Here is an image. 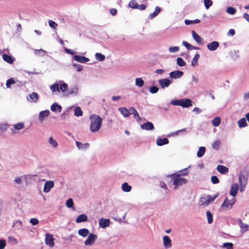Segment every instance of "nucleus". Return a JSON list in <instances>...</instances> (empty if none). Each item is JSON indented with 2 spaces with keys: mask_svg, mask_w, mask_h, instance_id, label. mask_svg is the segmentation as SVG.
<instances>
[{
  "mask_svg": "<svg viewBox=\"0 0 249 249\" xmlns=\"http://www.w3.org/2000/svg\"><path fill=\"white\" fill-rule=\"evenodd\" d=\"M48 22L50 27L54 30L56 29L58 25L56 22L51 20H49Z\"/></svg>",
  "mask_w": 249,
  "mask_h": 249,
  "instance_id": "57",
  "label": "nucleus"
},
{
  "mask_svg": "<svg viewBox=\"0 0 249 249\" xmlns=\"http://www.w3.org/2000/svg\"><path fill=\"white\" fill-rule=\"evenodd\" d=\"M211 181L213 184H217L219 182L218 178L215 176L211 177Z\"/></svg>",
  "mask_w": 249,
  "mask_h": 249,
  "instance_id": "59",
  "label": "nucleus"
},
{
  "mask_svg": "<svg viewBox=\"0 0 249 249\" xmlns=\"http://www.w3.org/2000/svg\"><path fill=\"white\" fill-rule=\"evenodd\" d=\"M193 39L199 44H203V39L195 31H192Z\"/></svg>",
  "mask_w": 249,
  "mask_h": 249,
  "instance_id": "21",
  "label": "nucleus"
},
{
  "mask_svg": "<svg viewBox=\"0 0 249 249\" xmlns=\"http://www.w3.org/2000/svg\"><path fill=\"white\" fill-rule=\"evenodd\" d=\"M220 144V142L219 141H215L212 143V147L215 150H218L219 148Z\"/></svg>",
  "mask_w": 249,
  "mask_h": 249,
  "instance_id": "50",
  "label": "nucleus"
},
{
  "mask_svg": "<svg viewBox=\"0 0 249 249\" xmlns=\"http://www.w3.org/2000/svg\"><path fill=\"white\" fill-rule=\"evenodd\" d=\"M51 109L53 112H60L62 110V107L59 105L57 103H53L51 107Z\"/></svg>",
  "mask_w": 249,
  "mask_h": 249,
  "instance_id": "28",
  "label": "nucleus"
},
{
  "mask_svg": "<svg viewBox=\"0 0 249 249\" xmlns=\"http://www.w3.org/2000/svg\"><path fill=\"white\" fill-rule=\"evenodd\" d=\"M220 118L217 117L213 120L212 123L214 126H218L220 124Z\"/></svg>",
  "mask_w": 249,
  "mask_h": 249,
  "instance_id": "46",
  "label": "nucleus"
},
{
  "mask_svg": "<svg viewBox=\"0 0 249 249\" xmlns=\"http://www.w3.org/2000/svg\"><path fill=\"white\" fill-rule=\"evenodd\" d=\"M236 202V199L235 197H233L232 199L229 200L228 198H226L224 200L223 203L221 205L220 209H226L229 210L231 209L233 205Z\"/></svg>",
  "mask_w": 249,
  "mask_h": 249,
  "instance_id": "5",
  "label": "nucleus"
},
{
  "mask_svg": "<svg viewBox=\"0 0 249 249\" xmlns=\"http://www.w3.org/2000/svg\"><path fill=\"white\" fill-rule=\"evenodd\" d=\"M54 240L53 235L47 233L45 235V244L49 246L50 247H53L54 246Z\"/></svg>",
  "mask_w": 249,
  "mask_h": 249,
  "instance_id": "7",
  "label": "nucleus"
},
{
  "mask_svg": "<svg viewBox=\"0 0 249 249\" xmlns=\"http://www.w3.org/2000/svg\"><path fill=\"white\" fill-rule=\"evenodd\" d=\"M239 185L237 183H234L231 185L230 195L234 197L237 195V191L239 190Z\"/></svg>",
  "mask_w": 249,
  "mask_h": 249,
  "instance_id": "12",
  "label": "nucleus"
},
{
  "mask_svg": "<svg viewBox=\"0 0 249 249\" xmlns=\"http://www.w3.org/2000/svg\"><path fill=\"white\" fill-rule=\"evenodd\" d=\"M163 244L165 249H169L172 247V241L167 235L163 237Z\"/></svg>",
  "mask_w": 249,
  "mask_h": 249,
  "instance_id": "15",
  "label": "nucleus"
},
{
  "mask_svg": "<svg viewBox=\"0 0 249 249\" xmlns=\"http://www.w3.org/2000/svg\"><path fill=\"white\" fill-rule=\"evenodd\" d=\"M72 66L77 68V71H81L82 70L83 67L82 65L80 64H77L74 63L72 64Z\"/></svg>",
  "mask_w": 249,
  "mask_h": 249,
  "instance_id": "63",
  "label": "nucleus"
},
{
  "mask_svg": "<svg viewBox=\"0 0 249 249\" xmlns=\"http://www.w3.org/2000/svg\"><path fill=\"white\" fill-rule=\"evenodd\" d=\"M52 92H61L65 97L76 96L78 95L79 89L77 86L74 85L68 88V84L63 81L59 80L50 87Z\"/></svg>",
  "mask_w": 249,
  "mask_h": 249,
  "instance_id": "1",
  "label": "nucleus"
},
{
  "mask_svg": "<svg viewBox=\"0 0 249 249\" xmlns=\"http://www.w3.org/2000/svg\"><path fill=\"white\" fill-rule=\"evenodd\" d=\"M170 176L175 190L177 189L181 186L185 184L187 182L186 179L180 177L178 174H173L171 175Z\"/></svg>",
  "mask_w": 249,
  "mask_h": 249,
  "instance_id": "3",
  "label": "nucleus"
},
{
  "mask_svg": "<svg viewBox=\"0 0 249 249\" xmlns=\"http://www.w3.org/2000/svg\"><path fill=\"white\" fill-rule=\"evenodd\" d=\"M88 221V216L85 214H80L76 219L75 222L77 223L86 222Z\"/></svg>",
  "mask_w": 249,
  "mask_h": 249,
  "instance_id": "25",
  "label": "nucleus"
},
{
  "mask_svg": "<svg viewBox=\"0 0 249 249\" xmlns=\"http://www.w3.org/2000/svg\"><path fill=\"white\" fill-rule=\"evenodd\" d=\"M2 58L5 62L9 64H12L13 62V57L6 54H3L2 55Z\"/></svg>",
  "mask_w": 249,
  "mask_h": 249,
  "instance_id": "35",
  "label": "nucleus"
},
{
  "mask_svg": "<svg viewBox=\"0 0 249 249\" xmlns=\"http://www.w3.org/2000/svg\"><path fill=\"white\" fill-rule=\"evenodd\" d=\"M97 238V236L92 233H89L88 235V238L84 241V245L86 246L89 247L92 246L96 240Z\"/></svg>",
  "mask_w": 249,
  "mask_h": 249,
  "instance_id": "6",
  "label": "nucleus"
},
{
  "mask_svg": "<svg viewBox=\"0 0 249 249\" xmlns=\"http://www.w3.org/2000/svg\"><path fill=\"white\" fill-rule=\"evenodd\" d=\"M38 220L37 218H32L30 219V222L33 225H36L38 223Z\"/></svg>",
  "mask_w": 249,
  "mask_h": 249,
  "instance_id": "62",
  "label": "nucleus"
},
{
  "mask_svg": "<svg viewBox=\"0 0 249 249\" xmlns=\"http://www.w3.org/2000/svg\"><path fill=\"white\" fill-rule=\"evenodd\" d=\"M199 57H200V55L198 53H196L195 54L194 57L193 58V59H192V63H191L192 66H195L196 65L198 59L199 58Z\"/></svg>",
  "mask_w": 249,
  "mask_h": 249,
  "instance_id": "47",
  "label": "nucleus"
},
{
  "mask_svg": "<svg viewBox=\"0 0 249 249\" xmlns=\"http://www.w3.org/2000/svg\"><path fill=\"white\" fill-rule=\"evenodd\" d=\"M75 144L78 149L80 150H86L89 146V143H82L78 141H76Z\"/></svg>",
  "mask_w": 249,
  "mask_h": 249,
  "instance_id": "19",
  "label": "nucleus"
},
{
  "mask_svg": "<svg viewBox=\"0 0 249 249\" xmlns=\"http://www.w3.org/2000/svg\"><path fill=\"white\" fill-rule=\"evenodd\" d=\"M118 110L120 112L122 115L125 118L128 117L130 114L129 109L128 110L124 107H119L118 108Z\"/></svg>",
  "mask_w": 249,
  "mask_h": 249,
  "instance_id": "24",
  "label": "nucleus"
},
{
  "mask_svg": "<svg viewBox=\"0 0 249 249\" xmlns=\"http://www.w3.org/2000/svg\"><path fill=\"white\" fill-rule=\"evenodd\" d=\"M144 84V82L142 78H137L135 79V85L138 88H142Z\"/></svg>",
  "mask_w": 249,
  "mask_h": 249,
  "instance_id": "36",
  "label": "nucleus"
},
{
  "mask_svg": "<svg viewBox=\"0 0 249 249\" xmlns=\"http://www.w3.org/2000/svg\"><path fill=\"white\" fill-rule=\"evenodd\" d=\"M168 143H169V140L166 138H164L163 139L158 138L156 141V144L159 146H161Z\"/></svg>",
  "mask_w": 249,
  "mask_h": 249,
  "instance_id": "22",
  "label": "nucleus"
},
{
  "mask_svg": "<svg viewBox=\"0 0 249 249\" xmlns=\"http://www.w3.org/2000/svg\"><path fill=\"white\" fill-rule=\"evenodd\" d=\"M22 223L19 220H15L13 224V227L15 228L16 230H18L22 228Z\"/></svg>",
  "mask_w": 249,
  "mask_h": 249,
  "instance_id": "32",
  "label": "nucleus"
},
{
  "mask_svg": "<svg viewBox=\"0 0 249 249\" xmlns=\"http://www.w3.org/2000/svg\"><path fill=\"white\" fill-rule=\"evenodd\" d=\"M8 128V125L6 124L0 123V131H4Z\"/></svg>",
  "mask_w": 249,
  "mask_h": 249,
  "instance_id": "61",
  "label": "nucleus"
},
{
  "mask_svg": "<svg viewBox=\"0 0 249 249\" xmlns=\"http://www.w3.org/2000/svg\"><path fill=\"white\" fill-rule=\"evenodd\" d=\"M226 12L230 15H234L236 13V9L232 7H229L226 9Z\"/></svg>",
  "mask_w": 249,
  "mask_h": 249,
  "instance_id": "52",
  "label": "nucleus"
},
{
  "mask_svg": "<svg viewBox=\"0 0 249 249\" xmlns=\"http://www.w3.org/2000/svg\"><path fill=\"white\" fill-rule=\"evenodd\" d=\"M14 126L15 129L19 130L24 127V124L23 123L20 122L14 124Z\"/></svg>",
  "mask_w": 249,
  "mask_h": 249,
  "instance_id": "48",
  "label": "nucleus"
},
{
  "mask_svg": "<svg viewBox=\"0 0 249 249\" xmlns=\"http://www.w3.org/2000/svg\"><path fill=\"white\" fill-rule=\"evenodd\" d=\"M73 59L80 63H85L86 62H87L89 61V59L85 56H80L77 55H75L73 56Z\"/></svg>",
  "mask_w": 249,
  "mask_h": 249,
  "instance_id": "20",
  "label": "nucleus"
},
{
  "mask_svg": "<svg viewBox=\"0 0 249 249\" xmlns=\"http://www.w3.org/2000/svg\"><path fill=\"white\" fill-rule=\"evenodd\" d=\"M189 167L184 168L182 170H181L179 171H178L177 172L175 173V174H178L180 176V177L181 176H185L188 175V172L187 171V169Z\"/></svg>",
  "mask_w": 249,
  "mask_h": 249,
  "instance_id": "38",
  "label": "nucleus"
},
{
  "mask_svg": "<svg viewBox=\"0 0 249 249\" xmlns=\"http://www.w3.org/2000/svg\"><path fill=\"white\" fill-rule=\"evenodd\" d=\"M54 187V182L52 180L47 181L44 186L43 191L46 193H49Z\"/></svg>",
  "mask_w": 249,
  "mask_h": 249,
  "instance_id": "11",
  "label": "nucleus"
},
{
  "mask_svg": "<svg viewBox=\"0 0 249 249\" xmlns=\"http://www.w3.org/2000/svg\"><path fill=\"white\" fill-rule=\"evenodd\" d=\"M240 184H247L248 182V175L241 173L238 176Z\"/></svg>",
  "mask_w": 249,
  "mask_h": 249,
  "instance_id": "18",
  "label": "nucleus"
},
{
  "mask_svg": "<svg viewBox=\"0 0 249 249\" xmlns=\"http://www.w3.org/2000/svg\"><path fill=\"white\" fill-rule=\"evenodd\" d=\"M177 64L179 66H180V67L184 66L186 65L185 62L181 57L177 58Z\"/></svg>",
  "mask_w": 249,
  "mask_h": 249,
  "instance_id": "49",
  "label": "nucleus"
},
{
  "mask_svg": "<svg viewBox=\"0 0 249 249\" xmlns=\"http://www.w3.org/2000/svg\"><path fill=\"white\" fill-rule=\"evenodd\" d=\"M217 171L221 174H226L228 172L229 169L226 166L223 165H218L216 168Z\"/></svg>",
  "mask_w": 249,
  "mask_h": 249,
  "instance_id": "29",
  "label": "nucleus"
},
{
  "mask_svg": "<svg viewBox=\"0 0 249 249\" xmlns=\"http://www.w3.org/2000/svg\"><path fill=\"white\" fill-rule=\"evenodd\" d=\"M110 221L109 219L101 218L99 221V226L102 229H106L110 225Z\"/></svg>",
  "mask_w": 249,
  "mask_h": 249,
  "instance_id": "13",
  "label": "nucleus"
},
{
  "mask_svg": "<svg viewBox=\"0 0 249 249\" xmlns=\"http://www.w3.org/2000/svg\"><path fill=\"white\" fill-rule=\"evenodd\" d=\"M6 246L5 240L3 239L0 240V249H3Z\"/></svg>",
  "mask_w": 249,
  "mask_h": 249,
  "instance_id": "64",
  "label": "nucleus"
},
{
  "mask_svg": "<svg viewBox=\"0 0 249 249\" xmlns=\"http://www.w3.org/2000/svg\"><path fill=\"white\" fill-rule=\"evenodd\" d=\"M172 81L168 78H164L159 80L158 83L162 89L167 88L172 83Z\"/></svg>",
  "mask_w": 249,
  "mask_h": 249,
  "instance_id": "8",
  "label": "nucleus"
},
{
  "mask_svg": "<svg viewBox=\"0 0 249 249\" xmlns=\"http://www.w3.org/2000/svg\"><path fill=\"white\" fill-rule=\"evenodd\" d=\"M48 142L51 146L53 148H56L58 146L57 142L52 137H50L49 138Z\"/></svg>",
  "mask_w": 249,
  "mask_h": 249,
  "instance_id": "30",
  "label": "nucleus"
},
{
  "mask_svg": "<svg viewBox=\"0 0 249 249\" xmlns=\"http://www.w3.org/2000/svg\"><path fill=\"white\" fill-rule=\"evenodd\" d=\"M233 246L231 243H224L222 247L226 249H233Z\"/></svg>",
  "mask_w": 249,
  "mask_h": 249,
  "instance_id": "51",
  "label": "nucleus"
},
{
  "mask_svg": "<svg viewBox=\"0 0 249 249\" xmlns=\"http://www.w3.org/2000/svg\"><path fill=\"white\" fill-rule=\"evenodd\" d=\"M170 104L174 106H179L186 108L192 106V101L190 99L173 100Z\"/></svg>",
  "mask_w": 249,
  "mask_h": 249,
  "instance_id": "4",
  "label": "nucleus"
},
{
  "mask_svg": "<svg viewBox=\"0 0 249 249\" xmlns=\"http://www.w3.org/2000/svg\"><path fill=\"white\" fill-rule=\"evenodd\" d=\"M183 75V72L180 71H174L170 72L169 76L172 79H178Z\"/></svg>",
  "mask_w": 249,
  "mask_h": 249,
  "instance_id": "10",
  "label": "nucleus"
},
{
  "mask_svg": "<svg viewBox=\"0 0 249 249\" xmlns=\"http://www.w3.org/2000/svg\"><path fill=\"white\" fill-rule=\"evenodd\" d=\"M66 205L67 207L71 208L73 206V201L72 198L68 199L66 203Z\"/></svg>",
  "mask_w": 249,
  "mask_h": 249,
  "instance_id": "56",
  "label": "nucleus"
},
{
  "mask_svg": "<svg viewBox=\"0 0 249 249\" xmlns=\"http://www.w3.org/2000/svg\"><path fill=\"white\" fill-rule=\"evenodd\" d=\"M179 50V48L178 46H172L169 48V51L171 53L178 52Z\"/></svg>",
  "mask_w": 249,
  "mask_h": 249,
  "instance_id": "55",
  "label": "nucleus"
},
{
  "mask_svg": "<svg viewBox=\"0 0 249 249\" xmlns=\"http://www.w3.org/2000/svg\"><path fill=\"white\" fill-rule=\"evenodd\" d=\"M237 222L241 228V231H242L243 233L245 232L248 230L249 225L248 224L243 223L240 219H238Z\"/></svg>",
  "mask_w": 249,
  "mask_h": 249,
  "instance_id": "23",
  "label": "nucleus"
},
{
  "mask_svg": "<svg viewBox=\"0 0 249 249\" xmlns=\"http://www.w3.org/2000/svg\"><path fill=\"white\" fill-rule=\"evenodd\" d=\"M206 216L208 223L211 224L213 221L212 213L210 211H207L206 212Z\"/></svg>",
  "mask_w": 249,
  "mask_h": 249,
  "instance_id": "44",
  "label": "nucleus"
},
{
  "mask_svg": "<svg viewBox=\"0 0 249 249\" xmlns=\"http://www.w3.org/2000/svg\"><path fill=\"white\" fill-rule=\"evenodd\" d=\"M129 111L131 112L130 113L131 114L132 113L133 115H134V118L138 121H139L140 120V117L139 116V115L137 111V110L133 107H131L130 108H129Z\"/></svg>",
  "mask_w": 249,
  "mask_h": 249,
  "instance_id": "33",
  "label": "nucleus"
},
{
  "mask_svg": "<svg viewBox=\"0 0 249 249\" xmlns=\"http://www.w3.org/2000/svg\"><path fill=\"white\" fill-rule=\"evenodd\" d=\"M15 83V81L12 78L8 79L6 84V86L7 88H10L11 86V85Z\"/></svg>",
  "mask_w": 249,
  "mask_h": 249,
  "instance_id": "60",
  "label": "nucleus"
},
{
  "mask_svg": "<svg viewBox=\"0 0 249 249\" xmlns=\"http://www.w3.org/2000/svg\"><path fill=\"white\" fill-rule=\"evenodd\" d=\"M128 6L132 9H137L139 4L135 0H132L129 2Z\"/></svg>",
  "mask_w": 249,
  "mask_h": 249,
  "instance_id": "43",
  "label": "nucleus"
},
{
  "mask_svg": "<svg viewBox=\"0 0 249 249\" xmlns=\"http://www.w3.org/2000/svg\"><path fill=\"white\" fill-rule=\"evenodd\" d=\"M161 9L159 6H156L154 12L151 13L149 15V18L151 19L155 18L161 12Z\"/></svg>",
  "mask_w": 249,
  "mask_h": 249,
  "instance_id": "26",
  "label": "nucleus"
},
{
  "mask_svg": "<svg viewBox=\"0 0 249 249\" xmlns=\"http://www.w3.org/2000/svg\"><path fill=\"white\" fill-rule=\"evenodd\" d=\"M204 5L206 9H209L213 4V1L211 0H204Z\"/></svg>",
  "mask_w": 249,
  "mask_h": 249,
  "instance_id": "54",
  "label": "nucleus"
},
{
  "mask_svg": "<svg viewBox=\"0 0 249 249\" xmlns=\"http://www.w3.org/2000/svg\"><path fill=\"white\" fill-rule=\"evenodd\" d=\"M95 57L97 60L100 61H103L105 59V56L100 53H96Z\"/></svg>",
  "mask_w": 249,
  "mask_h": 249,
  "instance_id": "42",
  "label": "nucleus"
},
{
  "mask_svg": "<svg viewBox=\"0 0 249 249\" xmlns=\"http://www.w3.org/2000/svg\"><path fill=\"white\" fill-rule=\"evenodd\" d=\"M238 124L240 128L244 127L247 125L246 120L244 118L240 119L238 121Z\"/></svg>",
  "mask_w": 249,
  "mask_h": 249,
  "instance_id": "40",
  "label": "nucleus"
},
{
  "mask_svg": "<svg viewBox=\"0 0 249 249\" xmlns=\"http://www.w3.org/2000/svg\"><path fill=\"white\" fill-rule=\"evenodd\" d=\"M50 112L49 110H45L40 111L38 115V120L39 122H43L44 119L50 115Z\"/></svg>",
  "mask_w": 249,
  "mask_h": 249,
  "instance_id": "17",
  "label": "nucleus"
},
{
  "mask_svg": "<svg viewBox=\"0 0 249 249\" xmlns=\"http://www.w3.org/2000/svg\"><path fill=\"white\" fill-rule=\"evenodd\" d=\"M122 189L124 192H129L131 190L132 187L127 182H124L122 185Z\"/></svg>",
  "mask_w": 249,
  "mask_h": 249,
  "instance_id": "34",
  "label": "nucleus"
},
{
  "mask_svg": "<svg viewBox=\"0 0 249 249\" xmlns=\"http://www.w3.org/2000/svg\"><path fill=\"white\" fill-rule=\"evenodd\" d=\"M89 230L86 228L80 229L78 231V233L80 236L86 237L89 234Z\"/></svg>",
  "mask_w": 249,
  "mask_h": 249,
  "instance_id": "27",
  "label": "nucleus"
},
{
  "mask_svg": "<svg viewBox=\"0 0 249 249\" xmlns=\"http://www.w3.org/2000/svg\"><path fill=\"white\" fill-rule=\"evenodd\" d=\"M8 241L9 243L13 244H16L18 243L17 239L12 235L8 236Z\"/></svg>",
  "mask_w": 249,
  "mask_h": 249,
  "instance_id": "53",
  "label": "nucleus"
},
{
  "mask_svg": "<svg viewBox=\"0 0 249 249\" xmlns=\"http://www.w3.org/2000/svg\"><path fill=\"white\" fill-rule=\"evenodd\" d=\"M74 116L76 117L81 116L83 115V111L79 107H76L74 109Z\"/></svg>",
  "mask_w": 249,
  "mask_h": 249,
  "instance_id": "39",
  "label": "nucleus"
},
{
  "mask_svg": "<svg viewBox=\"0 0 249 249\" xmlns=\"http://www.w3.org/2000/svg\"><path fill=\"white\" fill-rule=\"evenodd\" d=\"M159 90V88L156 86H152L149 89V91L151 93H156Z\"/></svg>",
  "mask_w": 249,
  "mask_h": 249,
  "instance_id": "58",
  "label": "nucleus"
},
{
  "mask_svg": "<svg viewBox=\"0 0 249 249\" xmlns=\"http://www.w3.org/2000/svg\"><path fill=\"white\" fill-rule=\"evenodd\" d=\"M39 99L38 94L35 92H33L32 93L29 94L27 97V99L29 102L36 103L37 102Z\"/></svg>",
  "mask_w": 249,
  "mask_h": 249,
  "instance_id": "9",
  "label": "nucleus"
},
{
  "mask_svg": "<svg viewBox=\"0 0 249 249\" xmlns=\"http://www.w3.org/2000/svg\"><path fill=\"white\" fill-rule=\"evenodd\" d=\"M90 130L92 133L97 132L101 127L103 120L99 116L96 114H92L89 116Z\"/></svg>",
  "mask_w": 249,
  "mask_h": 249,
  "instance_id": "2",
  "label": "nucleus"
},
{
  "mask_svg": "<svg viewBox=\"0 0 249 249\" xmlns=\"http://www.w3.org/2000/svg\"><path fill=\"white\" fill-rule=\"evenodd\" d=\"M206 151V148L204 146H201L199 148L198 151L197 152V156L198 158H201L203 156Z\"/></svg>",
  "mask_w": 249,
  "mask_h": 249,
  "instance_id": "37",
  "label": "nucleus"
},
{
  "mask_svg": "<svg viewBox=\"0 0 249 249\" xmlns=\"http://www.w3.org/2000/svg\"><path fill=\"white\" fill-rule=\"evenodd\" d=\"M141 127L143 130H152L154 129V126L152 123L147 122L141 125Z\"/></svg>",
  "mask_w": 249,
  "mask_h": 249,
  "instance_id": "16",
  "label": "nucleus"
},
{
  "mask_svg": "<svg viewBox=\"0 0 249 249\" xmlns=\"http://www.w3.org/2000/svg\"><path fill=\"white\" fill-rule=\"evenodd\" d=\"M219 42L216 41H213L209 43L207 45V49L210 51H215L219 47Z\"/></svg>",
  "mask_w": 249,
  "mask_h": 249,
  "instance_id": "14",
  "label": "nucleus"
},
{
  "mask_svg": "<svg viewBox=\"0 0 249 249\" xmlns=\"http://www.w3.org/2000/svg\"><path fill=\"white\" fill-rule=\"evenodd\" d=\"M218 196V194H216L213 196L211 195H207L206 196L207 197V199L208 200L209 203L210 204L212 201H213L217 196Z\"/></svg>",
  "mask_w": 249,
  "mask_h": 249,
  "instance_id": "45",
  "label": "nucleus"
},
{
  "mask_svg": "<svg viewBox=\"0 0 249 249\" xmlns=\"http://www.w3.org/2000/svg\"><path fill=\"white\" fill-rule=\"evenodd\" d=\"M34 53L36 55H40L41 56H43L46 54V52L45 50L41 49L39 50L36 49L35 50Z\"/></svg>",
  "mask_w": 249,
  "mask_h": 249,
  "instance_id": "41",
  "label": "nucleus"
},
{
  "mask_svg": "<svg viewBox=\"0 0 249 249\" xmlns=\"http://www.w3.org/2000/svg\"><path fill=\"white\" fill-rule=\"evenodd\" d=\"M199 204L201 206H207L210 204L206 196L200 197L199 200Z\"/></svg>",
  "mask_w": 249,
  "mask_h": 249,
  "instance_id": "31",
  "label": "nucleus"
}]
</instances>
